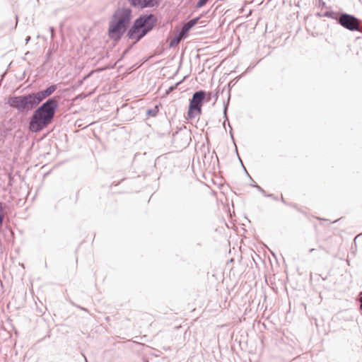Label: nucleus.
<instances>
[{
  "label": "nucleus",
  "mask_w": 362,
  "mask_h": 362,
  "mask_svg": "<svg viewBox=\"0 0 362 362\" xmlns=\"http://www.w3.org/2000/svg\"><path fill=\"white\" fill-rule=\"evenodd\" d=\"M59 96H54L41 104L35 91H33L9 96L6 104L23 115H28L33 110L28 119V129L32 133H39L54 122L59 106Z\"/></svg>",
  "instance_id": "1"
},
{
  "label": "nucleus",
  "mask_w": 362,
  "mask_h": 362,
  "mask_svg": "<svg viewBox=\"0 0 362 362\" xmlns=\"http://www.w3.org/2000/svg\"><path fill=\"white\" fill-rule=\"evenodd\" d=\"M133 15L129 7L121 6L117 8L113 12L107 28V36L113 42H117L127 34L132 25Z\"/></svg>",
  "instance_id": "2"
},
{
  "label": "nucleus",
  "mask_w": 362,
  "mask_h": 362,
  "mask_svg": "<svg viewBox=\"0 0 362 362\" xmlns=\"http://www.w3.org/2000/svg\"><path fill=\"white\" fill-rule=\"evenodd\" d=\"M158 18L152 13L139 15L131 25L128 39L134 40L133 45L136 44L156 28Z\"/></svg>",
  "instance_id": "3"
},
{
  "label": "nucleus",
  "mask_w": 362,
  "mask_h": 362,
  "mask_svg": "<svg viewBox=\"0 0 362 362\" xmlns=\"http://www.w3.org/2000/svg\"><path fill=\"white\" fill-rule=\"evenodd\" d=\"M206 94V91L204 90H197L192 94V98L189 100L187 110L188 119H192L202 115V105L206 103L205 101Z\"/></svg>",
  "instance_id": "4"
},
{
  "label": "nucleus",
  "mask_w": 362,
  "mask_h": 362,
  "mask_svg": "<svg viewBox=\"0 0 362 362\" xmlns=\"http://www.w3.org/2000/svg\"><path fill=\"white\" fill-rule=\"evenodd\" d=\"M191 134L190 130L186 127L180 129L173 134L172 143L178 149L185 148L192 141Z\"/></svg>",
  "instance_id": "5"
},
{
  "label": "nucleus",
  "mask_w": 362,
  "mask_h": 362,
  "mask_svg": "<svg viewBox=\"0 0 362 362\" xmlns=\"http://www.w3.org/2000/svg\"><path fill=\"white\" fill-rule=\"evenodd\" d=\"M337 22L350 31L358 30L359 19L352 14L343 12L340 17L337 16Z\"/></svg>",
  "instance_id": "6"
},
{
  "label": "nucleus",
  "mask_w": 362,
  "mask_h": 362,
  "mask_svg": "<svg viewBox=\"0 0 362 362\" xmlns=\"http://www.w3.org/2000/svg\"><path fill=\"white\" fill-rule=\"evenodd\" d=\"M130 6L139 10L158 7L161 0H127Z\"/></svg>",
  "instance_id": "7"
},
{
  "label": "nucleus",
  "mask_w": 362,
  "mask_h": 362,
  "mask_svg": "<svg viewBox=\"0 0 362 362\" xmlns=\"http://www.w3.org/2000/svg\"><path fill=\"white\" fill-rule=\"evenodd\" d=\"M58 88V84L51 83L45 88L35 91L37 97L38 98L40 103H43L45 99L52 98L51 96Z\"/></svg>",
  "instance_id": "8"
},
{
  "label": "nucleus",
  "mask_w": 362,
  "mask_h": 362,
  "mask_svg": "<svg viewBox=\"0 0 362 362\" xmlns=\"http://www.w3.org/2000/svg\"><path fill=\"white\" fill-rule=\"evenodd\" d=\"M202 16L193 18L187 22V23L182 27V29L184 30V34H187L194 26H195L198 23Z\"/></svg>",
  "instance_id": "9"
},
{
  "label": "nucleus",
  "mask_w": 362,
  "mask_h": 362,
  "mask_svg": "<svg viewBox=\"0 0 362 362\" xmlns=\"http://www.w3.org/2000/svg\"><path fill=\"white\" fill-rule=\"evenodd\" d=\"M316 16H318V17H326V18H332V19H334V20H336L337 21V14L336 12L333 11H327L325 13H320V12H317L316 13Z\"/></svg>",
  "instance_id": "10"
},
{
  "label": "nucleus",
  "mask_w": 362,
  "mask_h": 362,
  "mask_svg": "<svg viewBox=\"0 0 362 362\" xmlns=\"http://www.w3.org/2000/svg\"><path fill=\"white\" fill-rule=\"evenodd\" d=\"M218 95H219V90H216L214 93V92H207L206 91V97H205V101L206 103H209L211 101V100L212 99V98H214L215 100L214 102V104H215V103L217 101L218 98Z\"/></svg>",
  "instance_id": "11"
},
{
  "label": "nucleus",
  "mask_w": 362,
  "mask_h": 362,
  "mask_svg": "<svg viewBox=\"0 0 362 362\" xmlns=\"http://www.w3.org/2000/svg\"><path fill=\"white\" fill-rule=\"evenodd\" d=\"M158 112H159V105H154L153 107L147 109L146 111V114L148 117H154L158 115Z\"/></svg>",
  "instance_id": "12"
},
{
  "label": "nucleus",
  "mask_w": 362,
  "mask_h": 362,
  "mask_svg": "<svg viewBox=\"0 0 362 362\" xmlns=\"http://www.w3.org/2000/svg\"><path fill=\"white\" fill-rule=\"evenodd\" d=\"M227 111H228V104H226L224 103H223V117H224V121L223 122V126L224 128H226V124H227V122H228V124L229 123L228 117L227 116Z\"/></svg>",
  "instance_id": "13"
},
{
  "label": "nucleus",
  "mask_w": 362,
  "mask_h": 362,
  "mask_svg": "<svg viewBox=\"0 0 362 362\" xmlns=\"http://www.w3.org/2000/svg\"><path fill=\"white\" fill-rule=\"evenodd\" d=\"M182 40V36L175 35L172 41L169 44L170 47H175L177 44H178Z\"/></svg>",
  "instance_id": "14"
},
{
  "label": "nucleus",
  "mask_w": 362,
  "mask_h": 362,
  "mask_svg": "<svg viewBox=\"0 0 362 362\" xmlns=\"http://www.w3.org/2000/svg\"><path fill=\"white\" fill-rule=\"evenodd\" d=\"M186 76H185L181 81L177 82L174 85L169 87V88L167 90V93L173 92V90H176L179 85L182 83V82L185 79Z\"/></svg>",
  "instance_id": "15"
},
{
  "label": "nucleus",
  "mask_w": 362,
  "mask_h": 362,
  "mask_svg": "<svg viewBox=\"0 0 362 362\" xmlns=\"http://www.w3.org/2000/svg\"><path fill=\"white\" fill-rule=\"evenodd\" d=\"M209 0H199L195 6L196 8H199L204 6Z\"/></svg>",
  "instance_id": "16"
},
{
  "label": "nucleus",
  "mask_w": 362,
  "mask_h": 362,
  "mask_svg": "<svg viewBox=\"0 0 362 362\" xmlns=\"http://www.w3.org/2000/svg\"><path fill=\"white\" fill-rule=\"evenodd\" d=\"M242 76L243 75H240V76L236 77L235 78H234L233 80L230 81L228 83V86H234L238 81V80L242 77Z\"/></svg>",
  "instance_id": "17"
},
{
  "label": "nucleus",
  "mask_w": 362,
  "mask_h": 362,
  "mask_svg": "<svg viewBox=\"0 0 362 362\" xmlns=\"http://www.w3.org/2000/svg\"><path fill=\"white\" fill-rule=\"evenodd\" d=\"M49 30L50 32L51 39L54 40L55 37V29L53 26H50L49 28Z\"/></svg>",
  "instance_id": "18"
},
{
  "label": "nucleus",
  "mask_w": 362,
  "mask_h": 362,
  "mask_svg": "<svg viewBox=\"0 0 362 362\" xmlns=\"http://www.w3.org/2000/svg\"><path fill=\"white\" fill-rule=\"evenodd\" d=\"M263 196L266 197L267 193L266 192V191L262 188L259 185H258L256 188Z\"/></svg>",
  "instance_id": "19"
},
{
  "label": "nucleus",
  "mask_w": 362,
  "mask_h": 362,
  "mask_svg": "<svg viewBox=\"0 0 362 362\" xmlns=\"http://www.w3.org/2000/svg\"><path fill=\"white\" fill-rule=\"evenodd\" d=\"M53 54V51L52 49H49L45 55L46 62H48L51 56Z\"/></svg>",
  "instance_id": "20"
},
{
  "label": "nucleus",
  "mask_w": 362,
  "mask_h": 362,
  "mask_svg": "<svg viewBox=\"0 0 362 362\" xmlns=\"http://www.w3.org/2000/svg\"><path fill=\"white\" fill-rule=\"evenodd\" d=\"M318 7H320L321 8H327L326 3L325 1H323L322 0H319Z\"/></svg>",
  "instance_id": "21"
},
{
  "label": "nucleus",
  "mask_w": 362,
  "mask_h": 362,
  "mask_svg": "<svg viewBox=\"0 0 362 362\" xmlns=\"http://www.w3.org/2000/svg\"><path fill=\"white\" fill-rule=\"evenodd\" d=\"M266 197H269L275 201H279V198L276 196H275L274 194H267Z\"/></svg>",
  "instance_id": "22"
},
{
  "label": "nucleus",
  "mask_w": 362,
  "mask_h": 362,
  "mask_svg": "<svg viewBox=\"0 0 362 362\" xmlns=\"http://www.w3.org/2000/svg\"><path fill=\"white\" fill-rule=\"evenodd\" d=\"M238 158H240V157L238 156ZM239 159H240V158H239ZM240 162H242V161H240ZM241 165H242V166H243V169H244V171H245V173L246 175L249 177V179H250V180H252V177L250 175V174H249V173H248V172L247 171V170H246V168H245V166H244V165L243 164V163H241Z\"/></svg>",
  "instance_id": "23"
},
{
  "label": "nucleus",
  "mask_w": 362,
  "mask_h": 362,
  "mask_svg": "<svg viewBox=\"0 0 362 362\" xmlns=\"http://www.w3.org/2000/svg\"><path fill=\"white\" fill-rule=\"evenodd\" d=\"M187 34H184V30L182 29V28L180 29V30L179 31V33L176 35H180V36H182V40L185 38V35Z\"/></svg>",
  "instance_id": "24"
},
{
  "label": "nucleus",
  "mask_w": 362,
  "mask_h": 362,
  "mask_svg": "<svg viewBox=\"0 0 362 362\" xmlns=\"http://www.w3.org/2000/svg\"><path fill=\"white\" fill-rule=\"evenodd\" d=\"M228 127H230V138L232 139V140L233 141V142L235 141V139H234V136H233V129L230 124V123H228Z\"/></svg>",
  "instance_id": "25"
},
{
  "label": "nucleus",
  "mask_w": 362,
  "mask_h": 362,
  "mask_svg": "<svg viewBox=\"0 0 362 362\" xmlns=\"http://www.w3.org/2000/svg\"><path fill=\"white\" fill-rule=\"evenodd\" d=\"M88 77V75L85 76L81 80L78 81V86H81L83 81Z\"/></svg>",
  "instance_id": "26"
},
{
  "label": "nucleus",
  "mask_w": 362,
  "mask_h": 362,
  "mask_svg": "<svg viewBox=\"0 0 362 362\" xmlns=\"http://www.w3.org/2000/svg\"><path fill=\"white\" fill-rule=\"evenodd\" d=\"M4 207L3 206V204L0 202V214L4 215Z\"/></svg>",
  "instance_id": "27"
},
{
  "label": "nucleus",
  "mask_w": 362,
  "mask_h": 362,
  "mask_svg": "<svg viewBox=\"0 0 362 362\" xmlns=\"http://www.w3.org/2000/svg\"><path fill=\"white\" fill-rule=\"evenodd\" d=\"M4 223V215L0 214V228L2 227Z\"/></svg>",
  "instance_id": "28"
},
{
  "label": "nucleus",
  "mask_w": 362,
  "mask_h": 362,
  "mask_svg": "<svg viewBox=\"0 0 362 362\" xmlns=\"http://www.w3.org/2000/svg\"><path fill=\"white\" fill-rule=\"evenodd\" d=\"M130 49H131V47H129L128 49H127L126 50H124L122 54L121 58L124 57L129 52Z\"/></svg>",
  "instance_id": "29"
},
{
  "label": "nucleus",
  "mask_w": 362,
  "mask_h": 362,
  "mask_svg": "<svg viewBox=\"0 0 362 362\" xmlns=\"http://www.w3.org/2000/svg\"><path fill=\"white\" fill-rule=\"evenodd\" d=\"M252 181V183L250 185L251 187H255V188H257V187L258 186V185L252 180H251Z\"/></svg>",
  "instance_id": "30"
},
{
  "label": "nucleus",
  "mask_w": 362,
  "mask_h": 362,
  "mask_svg": "<svg viewBox=\"0 0 362 362\" xmlns=\"http://www.w3.org/2000/svg\"><path fill=\"white\" fill-rule=\"evenodd\" d=\"M72 303L74 306H76V307H77V308H80V309H81V310H84V311H86V312H88V310H87L86 308H83V307H81V306H79V305H75L74 303Z\"/></svg>",
  "instance_id": "31"
},
{
  "label": "nucleus",
  "mask_w": 362,
  "mask_h": 362,
  "mask_svg": "<svg viewBox=\"0 0 362 362\" xmlns=\"http://www.w3.org/2000/svg\"><path fill=\"white\" fill-rule=\"evenodd\" d=\"M281 201L284 204L290 205V206L291 205V204H288V203L285 201L284 198L282 196H281Z\"/></svg>",
  "instance_id": "32"
},
{
  "label": "nucleus",
  "mask_w": 362,
  "mask_h": 362,
  "mask_svg": "<svg viewBox=\"0 0 362 362\" xmlns=\"http://www.w3.org/2000/svg\"><path fill=\"white\" fill-rule=\"evenodd\" d=\"M31 37L30 36H27L25 38V43H28L30 40Z\"/></svg>",
  "instance_id": "33"
},
{
  "label": "nucleus",
  "mask_w": 362,
  "mask_h": 362,
  "mask_svg": "<svg viewBox=\"0 0 362 362\" xmlns=\"http://www.w3.org/2000/svg\"><path fill=\"white\" fill-rule=\"evenodd\" d=\"M119 184V182L115 183V182H112V183L111 184V186H112V185H118Z\"/></svg>",
  "instance_id": "34"
},
{
  "label": "nucleus",
  "mask_w": 362,
  "mask_h": 362,
  "mask_svg": "<svg viewBox=\"0 0 362 362\" xmlns=\"http://www.w3.org/2000/svg\"><path fill=\"white\" fill-rule=\"evenodd\" d=\"M315 249L312 248V249H310V250H309V252H313V251H315Z\"/></svg>",
  "instance_id": "35"
},
{
  "label": "nucleus",
  "mask_w": 362,
  "mask_h": 362,
  "mask_svg": "<svg viewBox=\"0 0 362 362\" xmlns=\"http://www.w3.org/2000/svg\"><path fill=\"white\" fill-rule=\"evenodd\" d=\"M360 2H362V0H359Z\"/></svg>",
  "instance_id": "36"
}]
</instances>
